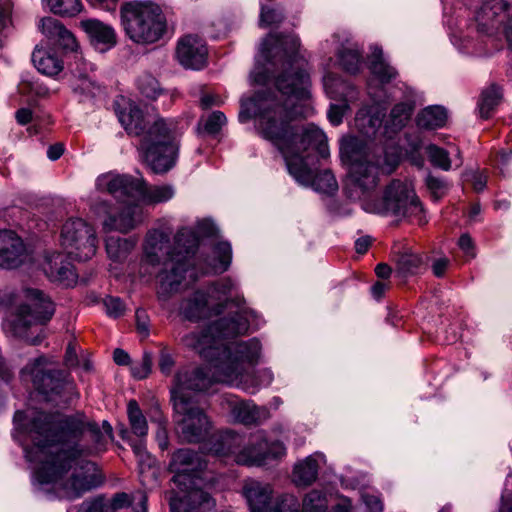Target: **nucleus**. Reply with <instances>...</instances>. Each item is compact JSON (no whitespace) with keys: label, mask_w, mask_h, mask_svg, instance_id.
I'll use <instances>...</instances> for the list:
<instances>
[{"label":"nucleus","mask_w":512,"mask_h":512,"mask_svg":"<svg viewBox=\"0 0 512 512\" xmlns=\"http://www.w3.org/2000/svg\"><path fill=\"white\" fill-rule=\"evenodd\" d=\"M119 122L126 132L139 138L142 161L156 174L166 173L176 163L178 122L175 119L145 116L132 101L116 102Z\"/></svg>","instance_id":"nucleus-4"},{"label":"nucleus","mask_w":512,"mask_h":512,"mask_svg":"<svg viewBox=\"0 0 512 512\" xmlns=\"http://www.w3.org/2000/svg\"><path fill=\"white\" fill-rule=\"evenodd\" d=\"M501 35H504L506 42L508 44V47L512 49V10L510 13V16L508 17L502 31Z\"/></svg>","instance_id":"nucleus-64"},{"label":"nucleus","mask_w":512,"mask_h":512,"mask_svg":"<svg viewBox=\"0 0 512 512\" xmlns=\"http://www.w3.org/2000/svg\"><path fill=\"white\" fill-rule=\"evenodd\" d=\"M250 512H286L284 497L272 502V489L270 485L257 480H246L242 489Z\"/></svg>","instance_id":"nucleus-23"},{"label":"nucleus","mask_w":512,"mask_h":512,"mask_svg":"<svg viewBox=\"0 0 512 512\" xmlns=\"http://www.w3.org/2000/svg\"><path fill=\"white\" fill-rule=\"evenodd\" d=\"M340 157L342 162L348 165L345 187L348 197L353 200H362L378 185L379 159L366 152L360 139L351 136L341 139Z\"/></svg>","instance_id":"nucleus-10"},{"label":"nucleus","mask_w":512,"mask_h":512,"mask_svg":"<svg viewBox=\"0 0 512 512\" xmlns=\"http://www.w3.org/2000/svg\"><path fill=\"white\" fill-rule=\"evenodd\" d=\"M416 98V92L412 88H408L405 100L395 104L391 109L386 121L387 129L398 132L407 125L415 109Z\"/></svg>","instance_id":"nucleus-29"},{"label":"nucleus","mask_w":512,"mask_h":512,"mask_svg":"<svg viewBox=\"0 0 512 512\" xmlns=\"http://www.w3.org/2000/svg\"><path fill=\"white\" fill-rule=\"evenodd\" d=\"M50 10L62 16H74L81 11L80 0H47Z\"/></svg>","instance_id":"nucleus-44"},{"label":"nucleus","mask_w":512,"mask_h":512,"mask_svg":"<svg viewBox=\"0 0 512 512\" xmlns=\"http://www.w3.org/2000/svg\"><path fill=\"white\" fill-rule=\"evenodd\" d=\"M501 99L502 91L499 86L492 84L488 88L484 89L478 102L481 118L488 119L491 115V112L500 103Z\"/></svg>","instance_id":"nucleus-40"},{"label":"nucleus","mask_w":512,"mask_h":512,"mask_svg":"<svg viewBox=\"0 0 512 512\" xmlns=\"http://www.w3.org/2000/svg\"><path fill=\"white\" fill-rule=\"evenodd\" d=\"M363 501L368 512H383L382 501L374 495H364Z\"/></svg>","instance_id":"nucleus-60"},{"label":"nucleus","mask_w":512,"mask_h":512,"mask_svg":"<svg viewBox=\"0 0 512 512\" xmlns=\"http://www.w3.org/2000/svg\"><path fill=\"white\" fill-rule=\"evenodd\" d=\"M136 242L131 238H121L110 236L106 239V252L108 257L115 262L126 259L129 253L135 247Z\"/></svg>","instance_id":"nucleus-38"},{"label":"nucleus","mask_w":512,"mask_h":512,"mask_svg":"<svg viewBox=\"0 0 512 512\" xmlns=\"http://www.w3.org/2000/svg\"><path fill=\"white\" fill-rule=\"evenodd\" d=\"M39 28L47 38L55 42L65 27L57 19L46 17L40 20Z\"/></svg>","instance_id":"nucleus-48"},{"label":"nucleus","mask_w":512,"mask_h":512,"mask_svg":"<svg viewBox=\"0 0 512 512\" xmlns=\"http://www.w3.org/2000/svg\"><path fill=\"white\" fill-rule=\"evenodd\" d=\"M174 366V360L171 355L167 352L162 351L159 359V368L162 373L168 375L170 374L172 368Z\"/></svg>","instance_id":"nucleus-62"},{"label":"nucleus","mask_w":512,"mask_h":512,"mask_svg":"<svg viewBox=\"0 0 512 512\" xmlns=\"http://www.w3.org/2000/svg\"><path fill=\"white\" fill-rule=\"evenodd\" d=\"M448 115L443 106L431 105L421 110L417 117V126L425 130H434L446 124Z\"/></svg>","instance_id":"nucleus-34"},{"label":"nucleus","mask_w":512,"mask_h":512,"mask_svg":"<svg viewBox=\"0 0 512 512\" xmlns=\"http://www.w3.org/2000/svg\"><path fill=\"white\" fill-rule=\"evenodd\" d=\"M55 42L66 51L76 52L78 49V42L75 36L66 28H64Z\"/></svg>","instance_id":"nucleus-54"},{"label":"nucleus","mask_w":512,"mask_h":512,"mask_svg":"<svg viewBox=\"0 0 512 512\" xmlns=\"http://www.w3.org/2000/svg\"><path fill=\"white\" fill-rule=\"evenodd\" d=\"M232 416L244 425H258L270 417V412L266 407L257 406L251 401H241L233 406Z\"/></svg>","instance_id":"nucleus-30"},{"label":"nucleus","mask_w":512,"mask_h":512,"mask_svg":"<svg viewBox=\"0 0 512 512\" xmlns=\"http://www.w3.org/2000/svg\"><path fill=\"white\" fill-rule=\"evenodd\" d=\"M136 327L143 337L149 335V320L146 312L142 309L136 311Z\"/></svg>","instance_id":"nucleus-59"},{"label":"nucleus","mask_w":512,"mask_h":512,"mask_svg":"<svg viewBox=\"0 0 512 512\" xmlns=\"http://www.w3.org/2000/svg\"><path fill=\"white\" fill-rule=\"evenodd\" d=\"M231 360L229 365H216V379L228 385L241 387L254 394L261 388L268 387L273 381V373L269 369H260L250 374L249 369L255 366L261 357V343L252 338L247 341L230 342Z\"/></svg>","instance_id":"nucleus-9"},{"label":"nucleus","mask_w":512,"mask_h":512,"mask_svg":"<svg viewBox=\"0 0 512 512\" xmlns=\"http://www.w3.org/2000/svg\"><path fill=\"white\" fill-rule=\"evenodd\" d=\"M141 177L109 171L95 180V190L111 195L118 201H136L141 193Z\"/></svg>","instance_id":"nucleus-22"},{"label":"nucleus","mask_w":512,"mask_h":512,"mask_svg":"<svg viewBox=\"0 0 512 512\" xmlns=\"http://www.w3.org/2000/svg\"><path fill=\"white\" fill-rule=\"evenodd\" d=\"M174 421L180 438L187 443H199L210 434L212 424L195 400H174Z\"/></svg>","instance_id":"nucleus-17"},{"label":"nucleus","mask_w":512,"mask_h":512,"mask_svg":"<svg viewBox=\"0 0 512 512\" xmlns=\"http://www.w3.org/2000/svg\"><path fill=\"white\" fill-rule=\"evenodd\" d=\"M110 511H115L132 505L134 512H147V495L137 491L131 495L121 492L115 494L110 503H107Z\"/></svg>","instance_id":"nucleus-36"},{"label":"nucleus","mask_w":512,"mask_h":512,"mask_svg":"<svg viewBox=\"0 0 512 512\" xmlns=\"http://www.w3.org/2000/svg\"><path fill=\"white\" fill-rule=\"evenodd\" d=\"M316 154L324 159L330 156L325 133L312 123L290 125V175L299 185L332 196L338 182L329 169L316 173Z\"/></svg>","instance_id":"nucleus-6"},{"label":"nucleus","mask_w":512,"mask_h":512,"mask_svg":"<svg viewBox=\"0 0 512 512\" xmlns=\"http://www.w3.org/2000/svg\"><path fill=\"white\" fill-rule=\"evenodd\" d=\"M243 438L229 432L222 437V444L226 446L223 455H233L238 464L248 466H261L270 460L278 459L285 455V446L279 441H268L263 434L255 435L248 445L241 448Z\"/></svg>","instance_id":"nucleus-14"},{"label":"nucleus","mask_w":512,"mask_h":512,"mask_svg":"<svg viewBox=\"0 0 512 512\" xmlns=\"http://www.w3.org/2000/svg\"><path fill=\"white\" fill-rule=\"evenodd\" d=\"M13 316L3 324L7 335L25 340L31 345H38L44 339L43 331L34 335V327L44 325L54 315L55 306L42 291L26 288L9 296Z\"/></svg>","instance_id":"nucleus-8"},{"label":"nucleus","mask_w":512,"mask_h":512,"mask_svg":"<svg viewBox=\"0 0 512 512\" xmlns=\"http://www.w3.org/2000/svg\"><path fill=\"white\" fill-rule=\"evenodd\" d=\"M23 374H29L37 390L47 397L60 395L65 388L72 389V383L67 374L57 368L48 367V360L40 356L22 369Z\"/></svg>","instance_id":"nucleus-19"},{"label":"nucleus","mask_w":512,"mask_h":512,"mask_svg":"<svg viewBox=\"0 0 512 512\" xmlns=\"http://www.w3.org/2000/svg\"><path fill=\"white\" fill-rule=\"evenodd\" d=\"M32 61L37 70L47 76H55L63 69V61L52 50L35 49Z\"/></svg>","instance_id":"nucleus-33"},{"label":"nucleus","mask_w":512,"mask_h":512,"mask_svg":"<svg viewBox=\"0 0 512 512\" xmlns=\"http://www.w3.org/2000/svg\"><path fill=\"white\" fill-rule=\"evenodd\" d=\"M288 40L284 34L270 33L261 43L257 64L251 73L254 83L273 87L253 97L242 98L238 119L245 123L258 118L264 139L278 151L288 168Z\"/></svg>","instance_id":"nucleus-2"},{"label":"nucleus","mask_w":512,"mask_h":512,"mask_svg":"<svg viewBox=\"0 0 512 512\" xmlns=\"http://www.w3.org/2000/svg\"><path fill=\"white\" fill-rule=\"evenodd\" d=\"M141 193L137 194L136 201L142 204H157L170 200L174 196V188L171 185L148 187L141 177Z\"/></svg>","instance_id":"nucleus-35"},{"label":"nucleus","mask_w":512,"mask_h":512,"mask_svg":"<svg viewBox=\"0 0 512 512\" xmlns=\"http://www.w3.org/2000/svg\"><path fill=\"white\" fill-rule=\"evenodd\" d=\"M337 60L341 68L349 74L360 72L363 57L356 44L351 43L348 38L339 43L336 51Z\"/></svg>","instance_id":"nucleus-31"},{"label":"nucleus","mask_w":512,"mask_h":512,"mask_svg":"<svg viewBox=\"0 0 512 512\" xmlns=\"http://www.w3.org/2000/svg\"><path fill=\"white\" fill-rule=\"evenodd\" d=\"M466 180L471 181L476 192H481L487 184V175L484 171L470 170L464 173Z\"/></svg>","instance_id":"nucleus-55"},{"label":"nucleus","mask_w":512,"mask_h":512,"mask_svg":"<svg viewBox=\"0 0 512 512\" xmlns=\"http://www.w3.org/2000/svg\"><path fill=\"white\" fill-rule=\"evenodd\" d=\"M450 261L448 258L443 257L436 259L432 264V271L436 277H443Z\"/></svg>","instance_id":"nucleus-63"},{"label":"nucleus","mask_w":512,"mask_h":512,"mask_svg":"<svg viewBox=\"0 0 512 512\" xmlns=\"http://www.w3.org/2000/svg\"><path fill=\"white\" fill-rule=\"evenodd\" d=\"M152 369V354L150 352H144L142 360L139 363L132 365L131 373L136 379L146 378Z\"/></svg>","instance_id":"nucleus-52"},{"label":"nucleus","mask_w":512,"mask_h":512,"mask_svg":"<svg viewBox=\"0 0 512 512\" xmlns=\"http://www.w3.org/2000/svg\"><path fill=\"white\" fill-rule=\"evenodd\" d=\"M81 27L88 34L91 44L100 52H105L116 45L115 30L96 19L81 22Z\"/></svg>","instance_id":"nucleus-28"},{"label":"nucleus","mask_w":512,"mask_h":512,"mask_svg":"<svg viewBox=\"0 0 512 512\" xmlns=\"http://www.w3.org/2000/svg\"><path fill=\"white\" fill-rule=\"evenodd\" d=\"M223 102V99L218 95L205 94L200 99V106L202 109H209L213 106H220Z\"/></svg>","instance_id":"nucleus-61"},{"label":"nucleus","mask_w":512,"mask_h":512,"mask_svg":"<svg viewBox=\"0 0 512 512\" xmlns=\"http://www.w3.org/2000/svg\"><path fill=\"white\" fill-rule=\"evenodd\" d=\"M190 229V227H188ZM197 232L191 228V230L195 233L197 238L199 239V236L203 237H210L213 236L216 232V226L215 224L210 220H201L197 223Z\"/></svg>","instance_id":"nucleus-57"},{"label":"nucleus","mask_w":512,"mask_h":512,"mask_svg":"<svg viewBox=\"0 0 512 512\" xmlns=\"http://www.w3.org/2000/svg\"><path fill=\"white\" fill-rule=\"evenodd\" d=\"M74 91L85 97H94L100 91V87L88 75L79 73Z\"/></svg>","instance_id":"nucleus-49"},{"label":"nucleus","mask_w":512,"mask_h":512,"mask_svg":"<svg viewBox=\"0 0 512 512\" xmlns=\"http://www.w3.org/2000/svg\"><path fill=\"white\" fill-rule=\"evenodd\" d=\"M206 466L201 455L190 449L173 453L169 470L174 473L172 481L178 491L171 492V512H209L214 508L209 492L212 477L204 472Z\"/></svg>","instance_id":"nucleus-7"},{"label":"nucleus","mask_w":512,"mask_h":512,"mask_svg":"<svg viewBox=\"0 0 512 512\" xmlns=\"http://www.w3.org/2000/svg\"><path fill=\"white\" fill-rule=\"evenodd\" d=\"M294 482L298 486H308L312 484L318 475V464L313 456L306 457L303 461L295 464Z\"/></svg>","instance_id":"nucleus-39"},{"label":"nucleus","mask_w":512,"mask_h":512,"mask_svg":"<svg viewBox=\"0 0 512 512\" xmlns=\"http://www.w3.org/2000/svg\"><path fill=\"white\" fill-rule=\"evenodd\" d=\"M426 186L436 201L442 198L449 188L448 183L444 179L432 175L426 178Z\"/></svg>","instance_id":"nucleus-51"},{"label":"nucleus","mask_w":512,"mask_h":512,"mask_svg":"<svg viewBox=\"0 0 512 512\" xmlns=\"http://www.w3.org/2000/svg\"><path fill=\"white\" fill-rule=\"evenodd\" d=\"M221 313V304H214L206 290H196L179 304V314L188 321L197 322Z\"/></svg>","instance_id":"nucleus-24"},{"label":"nucleus","mask_w":512,"mask_h":512,"mask_svg":"<svg viewBox=\"0 0 512 512\" xmlns=\"http://www.w3.org/2000/svg\"><path fill=\"white\" fill-rule=\"evenodd\" d=\"M14 424L15 437H24L25 457L33 465L34 481L38 485L53 484L62 490L63 497L74 499L101 483L95 464L82 459L83 451L71 443L87 432L95 449L103 450L113 437L107 421L100 428L83 414L17 411Z\"/></svg>","instance_id":"nucleus-1"},{"label":"nucleus","mask_w":512,"mask_h":512,"mask_svg":"<svg viewBox=\"0 0 512 512\" xmlns=\"http://www.w3.org/2000/svg\"><path fill=\"white\" fill-rule=\"evenodd\" d=\"M104 306L106 309V313L114 318L120 317L125 312V306L120 298L117 297H107L104 300Z\"/></svg>","instance_id":"nucleus-56"},{"label":"nucleus","mask_w":512,"mask_h":512,"mask_svg":"<svg viewBox=\"0 0 512 512\" xmlns=\"http://www.w3.org/2000/svg\"><path fill=\"white\" fill-rule=\"evenodd\" d=\"M397 269L403 276H411L421 273L425 265L420 255L406 251L398 256Z\"/></svg>","instance_id":"nucleus-41"},{"label":"nucleus","mask_w":512,"mask_h":512,"mask_svg":"<svg viewBox=\"0 0 512 512\" xmlns=\"http://www.w3.org/2000/svg\"><path fill=\"white\" fill-rule=\"evenodd\" d=\"M232 262V247L228 241H219L212 248V256L206 259L204 273L222 274Z\"/></svg>","instance_id":"nucleus-32"},{"label":"nucleus","mask_w":512,"mask_h":512,"mask_svg":"<svg viewBox=\"0 0 512 512\" xmlns=\"http://www.w3.org/2000/svg\"><path fill=\"white\" fill-rule=\"evenodd\" d=\"M90 209L97 217L102 218L105 232L129 233L145 218L144 209L137 201H123L118 207H114L108 200L95 199L91 200Z\"/></svg>","instance_id":"nucleus-15"},{"label":"nucleus","mask_w":512,"mask_h":512,"mask_svg":"<svg viewBox=\"0 0 512 512\" xmlns=\"http://www.w3.org/2000/svg\"><path fill=\"white\" fill-rule=\"evenodd\" d=\"M323 86L331 99L340 101L339 104H331L327 114L331 124L337 126L342 123L349 103L358 99V91L353 85L333 73L324 75Z\"/></svg>","instance_id":"nucleus-21"},{"label":"nucleus","mask_w":512,"mask_h":512,"mask_svg":"<svg viewBox=\"0 0 512 512\" xmlns=\"http://www.w3.org/2000/svg\"><path fill=\"white\" fill-rule=\"evenodd\" d=\"M124 30L138 44L158 41L166 29L161 8L151 2H130L121 8Z\"/></svg>","instance_id":"nucleus-13"},{"label":"nucleus","mask_w":512,"mask_h":512,"mask_svg":"<svg viewBox=\"0 0 512 512\" xmlns=\"http://www.w3.org/2000/svg\"><path fill=\"white\" fill-rule=\"evenodd\" d=\"M176 55L180 64L185 68L199 70L206 64L207 47L202 38L196 35H186L179 40Z\"/></svg>","instance_id":"nucleus-26"},{"label":"nucleus","mask_w":512,"mask_h":512,"mask_svg":"<svg viewBox=\"0 0 512 512\" xmlns=\"http://www.w3.org/2000/svg\"><path fill=\"white\" fill-rule=\"evenodd\" d=\"M29 258V251L21 237L14 231H0V267L13 269Z\"/></svg>","instance_id":"nucleus-25"},{"label":"nucleus","mask_w":512,"mask_h":512,"mask_svg":"<svg viewBox=\"0 0 512 512\" xmlns=\"http://www.w3.org/2000/svg\"><path fill=\"white\" fill-rule=\"evenodd\" d=\"M138 88L143 96L152 100L162 93L158 80L149 74L139 77Z\"/></svg>","instance_id":"nucleus-46"},{"label":"nucleus","mask_w":512,"mask_h":512,"mask_svg":"<svg viewBox=\"0 0 512 512\" xmlns=\"http://www.w3.org/2000/svg\"><path fill=\"white\" fill-rule=\"evenodd\" d=\"M237 285L230 278H222L213 283L206 291L210 293L211 300L214 304H221V313L230 305L235 307V310H231L228 316L223 318H234L236 320H249V329H257L262 320L260 316L252 309L248 308L243 298L236 296L234 300L230 297L236 292ZM221 320V318H220ZM219 321V319L217 320Z\"/></svg>","instance_id":"nucleus-18"},{"label":"nucleus","mask_w":512,"mask_h":512,"mask_svg":"<svg viewBox=\"0 0 512 512\" xmlns=\"http://www.w3.org/2000/svg\"><path fill=\"white\" fill-rule=\"evenodd\" d=\"M248 330V319L223 318L203 329L184 335L181 340L183 345L198 353L208 363V367L178 371L171 389V401L195 400L189 395L190 391H206L213 383H222L216 379V365H229L231 360L229 340L245 334Z\"/></svg>","instance_id":"nucleus-3"},{"label":"nucleus","mask_w":512,"mask_h":512,"mask_svg":"<svg viewBox=\"0 0 512 512\" xmlns=\"http://www.w3.org/2000/svg\"><path fill=\"white\" fill-rule=\"evenodd\" d=\"M203 121L204 130L208 134H217L221 128L226 124L227 118L221 111H213Z\"/></svg>","instance_id":"nucleus-50"},{"label":"nucleus","mask_w":512,"mask_h":512,"mask_svg":"<svg viewBox=\"0 0 512 512\" xmlns=\"http://www.w3.org/2000/svg\"><path fill=\"white\" fill-rule=\"evenodd\" d=\"M371 73L382 83L386 84L395 79L398 75L397 70L392 67L383 58V51L379 47H374L371 52L370 62Z\"/></svg>","instance_id":"nucleus-37"},{"label":"nucleus","mask_w":512,"mask_h":512,"mask_svg":"<svg viewBox=\"0 0 512 512\" xmlns=\"http://www.w3.org/2000/svg\"><path fill=\"white\" fill-rule=\"evenodd\" d=\"M261 12H260V26L267 27L283 20V16L274 9L267 7L262 1H260Z\"/></svg>","instance_id":"nucleus-53"},{"label":"nucleus","mask_w":512,"mask_h":512,"mask_svg":"<svg viewBox=\"0 0 512 512\" xmlns=\"http://www.w3.org/2000/svg\"><path fill=\"white\" fill-rule=\"evenodd\" d=\"M309 58L299 36L290 33V121L313 114Z\"/></svg>","instance_id":"nucleus-12"},{"label":"nucleus","mask_w":512,"mask_h":512,"mask_svg":"<svg viewBox=\"0 0 512 512\" xmlns=\"http://www.w3.org/2000/svg\"><path fill=\"white\" fill-rule=\"evenodd\" d=\"M327 503L324 494L318 490L309 492L303 500V512H326Z\"/></svg>","instance_id":"nucleus-45"},{"label":"nucleus","mask_w":512,"mask_h":512,"mask_svg":"<svg viewBox=\"0 0 512 512\" xmlns=\"http://www.w3.org/2000/svg\"><path fill=\"white\" fill-rule=\"evenodd\" d=\"M512 5L507 0H483L475 13L476 30L492 39H500Z\"/></svg>","instance_id":"nucleus-20"},{"label":"nucleus","mask_w":512,"mask_h":512,"mask_svg":"<svg viewBox=\"0 0 512 512\" xmlns=\"http://www.w3.org/2000/svg\"><path fill=\"white\" fill-rule=\"evenodd\" d=\"M78 512H110L108 504L100 499L92 502H84L80 505Z\"/></svg>","instance_id":"nucleus-58"},{"label":"nucleus","mask_w":512,"mask_h":512,"mask_svg":"<svg viewBox=\"0 0 512 512\" xmlns=\"http://www.w3.org/2000/svg\"><path fill=\"white\" fill-rule=\"evenodd\" d=\"M363 210L368 213L390 215L397 219L410 218L419 225L426 223L424 210L410 181L392 180L379 199H363Z\"/></svg>","instance_id":"nucleus-11"},{"label":"nucleus","mask_w":512,"mask_h":512,"mask_svg":"<svg viewBox=\"0 0 512 512\" xmlns=\"http://www.w3.org/2000/svg\"><path fill=\"white\" fill-rule=\"evenodd\" d=\"M127 413L133 433L140 438L145 437L148 431V424L138 403L135 400L129 401L127 406Z\"/></svg>","instance_id":"nucleus-42"},{"label":"nucleus","mask_w":512,"mask_h":512,"mask_svg":"<svg viewBox=\"0 0 512 512\" xmlns=\"http://www.w3.org/2000/svg\"><path fill=\"white\" fill-rule=\"evenodd\" d=\"M198 248V238L187 228H180L175 237L173 246L170 236L162 230H151L147 233L144 242V257L146 262L155 266L162 265L159 274L158 298L167 301L176 293L182 284L184 274L190 266V259Z\"/></svg>","instance_id":"nucleus-5"},{"label":"nucleus","mask_w":512,"mask_h":512,"mask_svg":"<svg viewBox=\"0 0 512 512\" xmlns=\"http://www.w3.org/2000/svg\"><path fill=\"white\" fill-rule=\"evenodd\" d=\"M430 163L441 170L449 171L451 169V159L449 152L435 144H429L425 148Z\"/></svg>","instance_id":"nucleus-43"},{"label":"nucleus","mask_w":512,"mask_h":512,"mask_svg":"<svg viewBox=\"0 0 512 512\" xmlns=\"http://www.w3.org/2000/svg\"><path fill=\"white\" fill-rule=\"evenodd\" d=\"M60 243L67 256L78 261L91 259L97 251L94 227L82 218H69L62 226Z\"/></svg>","instance_id":"nucleus-16"},{"label":"nucleus","mask_w":512,"mask_h":512,"mask_svg":"<svg viewBox=\"0 0 512 512\" xmlns=\"http://www.w3.org/2000/svg\"><path fill=\"white\" fill-rule=\"evenodd\" d=\"M43 270L51 281L65 286L74 284L77 279L72 264L60 252H53L45 256Z\"/></svg>","instance_id":"nucleus-27"},{"label":"nucleus","mask_w":512,"mask_h":512,"mask_svg":"<svg viewBox=\"0 0 512 512\" xmlns=\"http://www.w3.org/2000/svg\"><path fill=\"white\" fill-rule=\"evenodd\" d=\"M131 447L138 458L140 473L143 474L145 468L153 469L155 459L147 452L143 440L140 439L135 443H131Z\"/></svg>","instance_id":"nucleus-47"}]
</instances>
